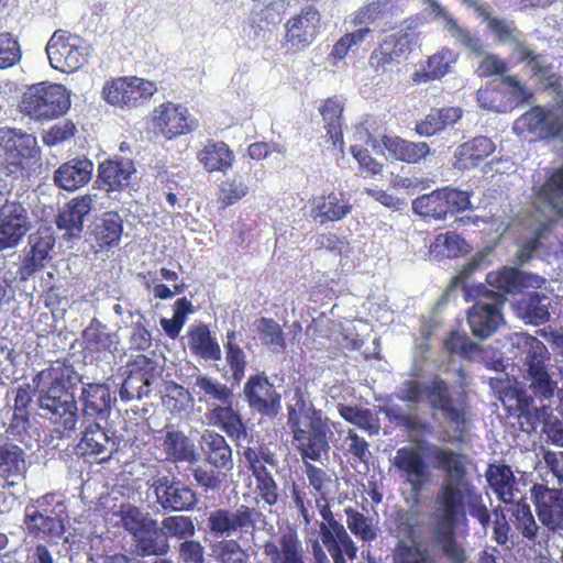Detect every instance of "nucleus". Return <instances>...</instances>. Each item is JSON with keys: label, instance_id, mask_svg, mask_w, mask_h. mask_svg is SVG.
I'll return each mask as SVG.
<instances>
[{"label": "nucleus", "instance_id": "680f3d73", "mask_svg": "<svg viewBox=\"0 0 563 563\" xmlns=\"http://www.w3.org/2000/svg\"><path fill=\"white\" fill-rule=\"evenodd\" d=\"M29 245L30 252L26 255L33 262H36L41 265H45V263L51 258L49 252L55 245V239L52 233L47 230L37 231L29 236Z\"/></svg>", "mask_w": 563, "mask_h": 563}, {"label": "nucleus", "instance_id": "7c9ffc66", "mask_svg": "<svg viewBox=\"0 0 563 563\" xmlns=\"http://www.w3.org/2000/svg\"><path fill=\"white\" fill-rule=\"evenodd\" d=\"M352 208L343 194L330 192L312 199L310 216L324 224L343 219L352 211Z\"/></svg>", "mask_w": 563, "mask_h": 563}, {"label": "nucleus", "instance_id": "c9c22d12", "mask_svg": "<svg viewBox=\"0 0 563 563\" xmlns=\"http://www.w3.org/2000/svg\"><path fill=\"white\" fill-rule=\"evenodd\" d=\"M191 389L200 399L202 397L217 404H229L233 400V387L219 382L207 374H201L198 368L189 376Z\"/></svg>", "mask_w": 563, "mask_h": 563}, {"label": "nucleus", "instance_id": "e2e57ef3", "mask_svg": "<svg viewBox=\"0 0 563 563\" xmlns=\"http://www.w3.org/2000/svg\"><path fill=\"white\" fill-rule=\"evenodd\" d=\"M254 325L264 344L269 345L275 352H279L284 349L285 340L283 331L276 321L273 319L260 318L254 322Z\"/></svg>", "mask_w": 563, "mask_h": 563}, {"label": "nucleus", "instance_id": "ea45409f", "mask_svg": "<svg viewBox=\"0 0 563 563\" xmlns=\"http://www.w3.org/2000/svg\"><path fill=\"white\" fill-rule=\"evenodd\" d=\"M99 179L108 185V190H120L129 186L135 172L131 159H108L99 165Z\"/></svg>", "mask_w": 563, "mask_h": 563}, {"label": "nucleus", "instance_id": "2eb2a0df", "mask_svg": "<svg viewBox=\"0 0 563 563\" xmlns=\"http://www.w3.org/2000/svg\"><path fill=\"white\" fill-rule=\"evenodd\" d=\"M471 202L466 191L453 188H441L420 196L412 201V210L421 217L443 220L448 214L464 211Z\"/></svg>", "mask_w": 563, "mask_h": 563}, {"label": "nucleus", "instance_id": "bb28decb", "mask_svg": "<svg viewBox=\"0 0 563 563\" xmlns=\"http://www.w3.org/2000/svg\"><path fill=\"white\" fill-rule=\"evenodd\" d=\"M93 173V163L87 157H75L62 164L54 173V184L66 191L86 186Z\"/></svg>", "mask_w": 563, "mask_h": 563}, {"label": "nucleus", "instance_id": "c03bdc74", "mask_svg": "<svg viewBox=\"0 0 563 563\" xmlns=\"http://www.w3.org/2000/svg\"><path fill=\"white\" fill-rule=\"evenodd\" d=\"M132 540L135 545V554L140 558L166 556L170 552V543L161 534L157 521Z\"/></svg>", "mask_w": 563, "mask_h": 563}, {"label": "nucleus", "instance_id": "c85d7f7f", "mask_svg": "<svg viewBox=\"0 0 563 563\" xmlns=\"http://www.w3.org/2000/svg\"><path fill=\"white\" fill-rule=\"evenodd\" d=\"M539 520L549 530H563V492L545 488L534 495Z\"/></svg>", "mask_w": 563, "mask_h": 563}, {"label": "nucleus", "instance_id": "393cba45", "mask_svg": "<svg viewBox=\"0 0 563 563\" xmlns=\"http://www.w3.org/2000/svg\"><path fill=\"white\" fill-rule=\"evenodd\" d=\"M319 29V11L312 5H307L286 23L287 41L296 47L307 46L316 40Z\"/></svg>", "mask_w": 563, "mask_h": 563}, {"label": "nucleus", "instance_id": "4be33fe9", "mask_svg": "<svg viewBox=\"0 0 563 563\" xmlns=\"http://www.w3.org/2000/svg\"><path fill=\"white\" fill-rule=\"evenodd\" d=\"M290 430L303 460L319 462L328 456L330 445L327 440L328 426L324 421Z\"/></svg>", "mask_w": 563, "mask_h": 563}, {"label": "nucleus", "instance_id": "6e6d98bb", "mask_svg": "<svg viewBox=\"0 0 563 563\" xmlns=\"http://www.w3.org/2000/svg\"><path fill=\"white\" fill-rule=\"evenodd\" d=\"M212 554L217 563H250L249 553L241 547L238 540H220L212 547Z\"/></svg>", "mask_w": 563, "mask_h": 563}, {"label": "nucleus", "instance_id": "bf43d9fd", "mask_svg": "<svg viewBox=\"0 0 563 563\" xmlns=\"http://www.w3.org/2000/svg\"><path fill=\"white\" fill-rule=\"evenodd\" d=\"M123 232V221L115 212H108L101 219V223L97 225V239L102 245L112 247L117 246L121 240Z\"/></svg>", "mask_w": 563, "mask_h": 563}, {"label": "nucleus", "instance_id": "a878e982", "mask_svg": "<svg viewBox=\"0 0 563 563\" xmlns=\"http://www.w3.org/2000/svg\"><path fill=\"white\" fill-rule=\"evenodd\" d=\"M319 533L322 544L335 563H346L344 554L351 560L356 556L357 547L341 522L319 525Z\"/></svg>", "mask_w": 563, "mask_h": 563}, {"label": "nucleus", "instance_id": "a19ab883", "mask_svg": "<svg viewBox=\"0 0 563 563\" xmlns=\"http://www.w3.org/2000/svg\"><path fill=\"white\" fill-rule=\"evenodd\" d=\"M383 145L388 153L397 161L409 164L419 163L430 153L426 142H410L399 136H384Z\"/></svg>", "mask_w": 563, "mask_h": 563}, {"label": "nucleus", "instance_id": "0eeeda50", "mask_svg": "<svg viewBox=\"0 0 563 563\" xmlns=\"http://www.w3.org/2000/svg\"><path fill=\"white\" fill-rule=\"evenodd\" d=\"M430 452L434 467L443 473V479L438 488L434 506L448 499L456 500L461 489L471 484L466 478L468 459L466 455L450 448L431 445Z\"/></svg>", "mask_w": 563, "mask_h": 563}, {"label": "nucleus", "instance_id": "20e7f679", "mask_svg": "<svg viewBox=\"0 0 563 563\" xmlns=\"http://www.w3.org/2000/svg\"><path fill=\"white\" fill-rule=\"evenodd\" d=\"M511 341L517 350L516 356L520 357L530 380L529 388L541 400L553 397L556 383L548 373L550 352L544 343L525 332L515 333Z\"/></svg>", "mask_w": 563, "mask_h": 563}, {"label": "nucleus", "instance_id": "3c124183", "mask_svg": "<svg viewBox=\"0 0 563 563\" xmlns=\"http://www.w3.org/2000/svg\"><path fill=\"white\" fill-rule=\"evenodd\" d=\"M119 517L123 529L134 539L156 521L148 512L133 505L120 507Z\"/></svg>", "mask_w": 563, "mask_h": 563}, {"label": "nucleus", "instance_id": "13d9d810", "mask_svg": "<svg viewBox=\"0 0 563 563\" xmlns=\"http://www.w3.org/2000/svg\"><path fill=\"white\" fill-rule=\"evenodd\" d=\"M418 33L413 29L407 27L388 35L382 43L384 49H389L399 59L406 53L412 51L418 44Z\"/></svg>", "mask_w": 563, "mask_h": 563}, {"label": "nucleus", "instance_id": "5fc2aeb1", "mask_svg": "<svg viewBox=\"0 0 563 563\" xmlns=\"http://www.w3.org/2000/svg\"><path fill=\"white\" fill-rule=\"evenodd\" d=\"M344 512L346 526L356 538L364 542H372L377 538V528L371 518L351 507H346Z\"/></svg>", "mask_w": 563, "mask_h": 563}, {"label": "nucleus", "instance_id": "412c9836", "mask_svg": "<svg viewBox=\"0 0 563 563\" xmlns=\"http://www.w3.org/2000/svg\"><path fill=\"white\" fill-rule=\"evenodd\" d=\"M155 369L154 361L144 355L137 356L120 388L121 399L130 401L148 397L155 379Z\"/></svg>", "mask_w": 563, "mask_h": 563}, {"label": "nucleus", "instance_id": "603ef678", "mask_svg": "<svg viewBox=\"0 0 563 563\" xmlns=\"http://www.w3.org/2000/svg\"><path fill=\"white\" fill-rule=\"evenodd\" d=\"M339 413L345 421L366 431L371 435L377 434L379 431L377 419L373 411L368 408L340 405Z\"/></svg>", "mask_w": 563, "mask_h": 563}, {"label": "nucleus", "instance_id": "37998d69", "mask_svg": "<svg viewBox=\"0 0 563 563\" xmlns=\"http://www.w3.org/2000/svg\"><path fill=\"white\" fill-rule=\"evenodd\" d=\"M188 345L192 354L205 361H220L222 357L220 345L206 324L190 329Z\"/></svg>", "mask_w": 563, "mask_h": 563}, {"label": "nucleus", "instance_id": "f257e3e1", "mask_svg": "<svg viewBox=\"0 0 563 563\" xmlns=\"http://www.w3.org/2000/svg\"><path fill=\"white\" fill-rule=\"evenodd\" d=\"M485 260L486 254H476L463 266L460 274L452 278L444 295L450 298L454 291L461 288L465 300H475V303L468 309L467 323L472 334L481 341L489 338L504 324L501 307L505 302V296L500 291L516 294L526 288H541L545 283V279L539 275L515 267H504L500 271L489 273L486 278L488 285L498 291L487 289L483 285L472 289L466 284V279L483 266Z\"/></svg>", "mask_w": 563, "mask_h": 563}, {"label": "nucleus", "instance_id": "09e8293b", "mask_svg": "<svg viewBox=\"0 0 563 563\" xmlns=\"http://www.w3.org/2000/svg\"><path fill=\"white\" fill-rule=\"evenodd\" d=\"M159 532L167 542L170 543V540H176L180 543L195 537L196 527L191 517L173 515L161 520Z\"/></svg>", "mask_w": 563, "mask_h": 563}, {"label": "nucleus", "instance_id": "6e6552de", "mask_svg": "<svg viewBox=\"0 0 563 563\" xmlns=\"http://www.w3.org/2000/svg\"><path fill=\"white\" fill-rule=\"evenodd\" d=\"M70 107L69 92L63 85L40 82L22 96L21 108L36 120H51L64 114Z\"/></svg>", "mask_w": 563, "mask_h": 563}, {"label": "nucleus", "instance_id": "423d86ee", "mask_svg": "<svg viewBox=\"0 0 563 563\" xmlns=\"http://www.w3.org/2000/svg\"><path fill=\"white\" fill-rule=\"evenodd\" d=\"M41 416L62 428V437L69 438L77 430L78 408L75 395L62 378H55L40 391Z\"/></svg>", "mask_w": 563, "mask_h": 563}, {"label": "nucleus", "instance_id": "774afa93", "mask_svg": "<svg viewBox=\"0 0 563 563\" xmlns=\"http://www.w3.org/2000/svg\"><path fill=\"white\" fill-rule=\"evenodd\" d=\"M444 347L466 358H473L479 352V343L472 341L466 333L453 331L444 341Z\"/></svg>", "mask_w": 563, "mask_h": 563}, {"label": "nucleus", "instance_id": "9b49d317", "mask_svg": "<svg viewBox=\"0 0 563 563\" xmlns=\"http://www.w3.org/2000/svg\"><path fill=\"white\" fill-rule=\"evenodd\" d=\"M46 54L54 69L69 73L87 63L90 46L79 36L57 30L46 45Z\"/></svg>", "mask_w": 563, "mask_h": 563}, {"label": "nucleus", "instance_id": "e433bc0d", "mask_svg": "<svg viewBox=\"0 0 563 563\" xmlns=\"http://www.w3.org/2000/svg\"><path fill=\"white\" fill-rule=\"evenodd\" d=\"M263 553L269 560L285 556V563H306L302 543L297 533L291 531L280 534L277 542L266 541Z\"/></svg>", "mask_w": 563, "mask_h": 563}, {"label": "nucleus", "instance_id": "ddd939ff", "mask_svg": "<svg viewBox=\"0 0 563 563\" xmlns=\"http://www.w3.org/2000/svg\"><path fill=\"white\" fill-rule=\"evenodd\" d=\"M157 87L155 82L137 77H119L109 80L102 89V98L121 109L135 108L148 100Z\"/></svg>", "mask_w": 563, "mask_h": 563}, {"label": "nucleus", "instance_id": "6ab92c4d", "mask_svg": "<svg viewBox=\"0 0 563 563\" xmlns=\"http://www.w3.org/2000/svg\"><path fill=\"white\" fill-rule=\"evenodd\" d=\"M563 128V118L556 112H545L542 108H533L520 115L515 122L514 132L529 142L558 135Z\"/></svg>", "mask_w": 563, "mask_h": 563}, {"label": "nucleus", "instance_id": "2f4dec72", "mask_svg": "<svg viewBox=\"0 0 563 563\" xmlns=\"http://www.w3.org/2000/svg\"><path fill=\"white\" fill-rule=\"evenodd\" d=\"M82 420L104 419L111 410V394L107 385L88 384L81 391Z\"/></svg>", "mask_w": 563, "mask_h": 563}, {"label": "nucleus", "instance_id": "338daca9", "mask_svg": "<svg viewBox=\"0 0 563 563\" xmlns=\"http://www.w3.org/2000/svg\"><path fill=\"white\" fill-rule=\"evenodd\" d=\"M344 443L347 445L346 453L352 455L354 461L363 466V472H367L369 460L372 459L369 443L353 429H349Z\"/></svg>", "mask_w": 563, "mask_h": 563}, {"label": "nucleus", "instance_id": "f03ea898", "mask_svg": "<svg viewBox=\"0 0 563 563\" xmlns=\"http://www.w3.org/2000/svg\"><path fill=\"white\" fill-rule=\"evenodd\" d=\"M398 399L406 402L389 405L385 408L388 420L408 432L426 434L432 432V424L419 413V406L430 408L433 420L442 418L456 430H462L466 422V406L461 397H454L453 387L440 375L428 379H406L398 390Z\"/></svg>", "mask_w": 563, "mask_h": 563}, {"label": "nucleus", "instance_id": "a18cd8bd", "mask_svg": "<svg viewBox=\"0 0 563 563\" xmlns=\"http://www.w3.org/2000/svg\"><path fill=\"white\" fill-rule=\"evenodd\" d=\"M208 172H227L234 161V154L224 142H209L197 155Z\"/></svg>", "mask_w": 563, "mask_h": 563}, {"label": "nucleus", "instance_id": "4c0bfd02", "mask_svg": "<svg viewBox=\"0 0 563 563\" xmlns=\"http://www.w3.org/2000/svg\"><path fill=\"white\" fill-rule=\"evenodd\" d=\"M317 421H323L321 412L314 408L306 393L300 387H296L291 402L288 405L287 423L289 428L307 427Z\"/></svg>", "mask_w": 563, "mask_h": 563}, {"label": "nucleus", "instance_id": "f8f14e48", "mask_svg": "<svg viewBox=\"0 0 563 563\" xmlns=\"http://www.w3.org/2000/svg\"><path fill=\"white\" fill-rule=\"evenodd\" d=\"M465 506L472 518H475L482 526L484 533H487L492 522V515L482 497L472 484L461 489L459 499H448L434 506L433 518H443L454 525H457L459 518L464 514Z\"/></svg>", "mask_w": 563, "mask_h": 563}, {"label": "nucleus", "instance_id": "39448f33", "mask_svg": "<svg viewBox=\"0 0 563 563\" xmlns=\"http://www.w3.org/2000/svg\"><path fill=\"white\" fill-rule=\"evenodd\" d=\"M38 159L35 136L19 129L0 128V173L20 178Z\"/></svg>", "mask_w": 563, "mask_h": 563}, {"label": "nucleus", "instance_id": "a211bd4d", "mask_svg": "<svg viewBox=\"0 0 563 563\" xmlns=\"http://www.w3.org/2000/svg\"><path fill=\"white\" fill-rule=\"evenodd\" d=\"M393 464L415 495H419L431 479L430 466L417 446L408 445L398 449Z\"/></svg>", "mask_w": 563, "mask_h": 563}, {"label": "nucleus", "instance_id": "49530a36", "mask_svg": "<svg viewBox=\"0 0 563 563\" xmlns=\"http://www.w3.org/2000/svg\"><path fill=\"white\" fill-rule=\"evenodd\" d=\"M24 523L31 533H42L51 538H58L65 531L64 521L58 516H49L37 509H26Z\"/></svg>", "mask_w": 563, "mask_h": 563}, {"label": "nucleus", "instance_id": "f704fd0d", "mask_svg": "<svg viewBox=\"0 0 563 563\" xmlns=\"http://www.w3.org/2000/svg\"><path fill=\"white\" fill-rule=\"evenodd\" d=\"M429 3L431 12L441 18L443 21L444 30L461 45L471 49L476 55H483V44L481 38L476 35H473L468 30L463 29L456 22V20L448 13L440 2L437 0H426Z\"/></svg>", "mask_w": 563, "mask_h": 563}, {"label": "nucleus", "instance_id": "4468645a", "mask_svg": "<svg viewBox=\"0 0 563 563\" xmlns=\"http://www.w3.org/2000/svg\"><path fill=\"white\" fill-rule=\"evenodd\" d=\"M151 488L157 505L166 512L191 511L199 503L196 490L175 476H156L153 478Z\"/></svg>", "mask_w": 563, "mask_h": 563}, {"label": "nucleus", "instance_id": "58836bf2", "mask_svg": "<svg viewBox=\"0 0 563 563\" xmlns=\"http://www.w3.org/2000/svg\"><path fill=\"white\" fill-rule=\"evenodd\" d=\"M462 109L457 107H448L442 109H433L420 122L416 124V132L420 136H431L448 128H453L462 118Z\"/></svg>", "mask_w": 563, "mask_h": 563}, {"label": "nucleus", "instance_id": "052dcab7", "mask_svg": "<svg viewBox=\"0 0 563 563\" xmlns=\"http://www.w3.org/2000/svg\"><path fill=\"white\" fill-rule=\"evenodd\" d=\"M516 401L520 416H526L528 419L533 417L532 423H543L548 428L551 427L552 411L549 406L541 405L540 407L533 406V398L526 391L516 390Z\"/></svg>", "mask_w": 563, "mask_h": 563}, {"label": "nucleus", "instance_id": "4d7b16f0", "mask_svg": "<svg viewBox=\"0 0 563 563\" xmlns=\"http://www.w3.org/2000/svg\"><path fill=\"white\" fill-rule=\"evenodd\" d=\"M24 470L22 450L14 444L0 445V476H20Z\"/></svg>", "mask_w": 563, "mask_h": 563}, {"label": "nucleus", "instance_id": "aec40b11", "mask_svg": "<svg viewBox=\"0 0 563 563\" xmlns=\"http://www.w3.org/2000/svg\"><path fill=\"white\" fill-rule=\"evenodd\" d=\"M434 544L450 563H470L466 549L457 541L456 525L443 518H433ZM477 563H496L495 556L487 551H482Z\"/></svg>", "mask_w": 563, "mask_h": 563}, {"label": "nucleus", "instance_id": "79ce46f5", "mask_svg": "<svg viewBox=\"0 0 563 563\" xmlns=\"http://www.w3.org/2000/svg\"><path fill=\"white\" fill-rule=\"evenodd\" d=\"M162 445L166 459L170 461L194 463L199 460L192 440L181 431H167Z\"/></svg>", "mask_w": 563, "mask_h": 563}, {"label": "nucleus", "instance_id": "1a4fd4ad", "mask_svg": "<svg viewBox=\"0 0 563 563\" xmlns=\"http://www.w3.org/2000/svg\"><path fill=\"white\" fill-rule=\"evenodd\" d=\"M264 515L254 507L240 505L235 509L218 508L207 518V528L211 536L227 540L234 534L251 533L264 522Z\"/></svg>", "mask_w": 563, "mask_h": 563}, {"label": "nucleus", "instance_id": "864d4df0", "mask_svg": "<svg viewBox=\"0 0 563 563\" xmlns=\"http://www.w3.org/2000/svg\"><path fill=\"white\" fill-rule=\"evenodd\" d=\"M321 115L325 122L327 133L335 147L342 148L343 133L341 123L342 107L339 102L328 99L321 108Z\"/></svg>", "mask_w": 563, "mask_h": 563}, {"label": "nucleus", "instance_id": "dca6fc26", "mask_svg": "<svg viewBox=\"0 0 563 563\" xmlns=\"http://www.w3.org/2000/svg\"><path fill=\"white\" fill-rule=\"evenodd\" d=\"M32 224V216L23 202L5 199L0 205V252L18 246Z\"/></svg>", "mask_w": 563, "mask_h": 563}, {"label": "nucleus", "instance_id": "7ed1b4c3", "mask_svg": "<svg viewBox=\"0 0 563 563\" xmlns=\"http://www.w3.org/2000/svg\"><path fill=\"white\" fill-rule=\"evenodd\" d=\"M468 9L487 23V29L503 44L510 47L514 60L525 64V69L532 79H539L547 86L555 82L553 66L547 55L536 53L523 41V34L515 22L493 15L492 7L482 0H461Z\"/></svg>", "mask_w": 563, "mask_h": 563}, {"label": "nucleus", "instance_id": "473e14b6", "mask_svg": "<svg viewBox=\"0 0 563 563\" xmlns=\"http://www.w3.org/2000/svg\"><path fill=\"white\" fill-rule=\"evenodd\" d=\"M224 358L228 366V371L224 368L223 377L227 378L231 387L239 386L245 376L246 368V354L239 344L238 333L234 330H230L225 334V341L223 342Z\"/></svg>", "mask_w": 563, "mask_h": 563}, {"label": "nucleus", "instance_id": "9d476101", "mask_svg": "<svg viewBox=\"0 0 563 563\" xmlns=\"http://www.w3.org/2000/svg\"><path fill=\"white\" fill-rule=\"evenodd\" d=\"M80 439L75 448L77 456L88 462L109 461L119 449L115 432L101 426L97 419L81 420Z\"/></svg>", "mask_w": 563, "mask_h": 563}, {"label": "nucleus", "instance_id": "8fccbe9b", "mask_svg": "<svg viewBox=\"0 0 563 563\" xmlns=\"http://www.w3.org/2000/svg\"><path fill=\"white\" fill-rule=\"evenodd\" d=\"M486 478L499 499L505 504L512 501L515 477L510 466H489Z\"/></svg>", "mask_w": 563, "mask_h": 563}, {"label": "nucleus", "instance_id": "f3484780", "mask_svg": "<svg viewBox=\"0 0 563 563\" xmlns=\"http://www.w3.org/2000/svg\"><path fill=\"white\" fill-rule=\"evenodd\" d=\"M250 409L261 416L274 418L282 409V396L265 373L251 375L243 386Z\"/></svg>", "mask_w": 563, "mask_h": 563}, {"label": "nucleus", "instance_id": "cd10ccee", "mask_svg": "<svg viewBox=\"0 0 563 563\" xmlns=\"http://www.w3.org/2000/svg\"><path fill=\"white\" fill-rule=\"evenodd\" d=\"M199 446L205 461L219 472L233 468L232 449L225 438L213 430H205Z\"/></svg>", "mask_w": 563, "mask_h": 563}, {"label": "nucleus", "instance_id": "0e129e2a", "mask_svg": "<svg viewBox=\"0 0 563 563\" xmlns=\"http://www.w3.org/2000/svg\"><path fill=\"white\" fill-rule=\"evenodd\" d=\"M82 338L90 350H110L113 344V335L107 332L106 325L97 319H92L84 330Z\"/></svg>", "mask_w": 563, "mask_h": 563}, {"label": "nucleus", "instance_id": "72a5a7b5", "mask_svg": "<svg viewBox=\"0 0 563 563\" xmlns=\"http://www.w3.org/2000/svg\"><path fill=\"white\" fill-rule=\"evenodd\" d=\"M550 307L551 298L540 292H530L515 303L517 316L532 325H540L549 321Z\"/></svg>", "mask_w": 563, "mask_h": 563}, {"label": "nucleus", "instance_id": "c756f323", "mask_svg": "<svg viewBox=\"0 0 563 563\" xmlns=\"http://www.w3.org/2000/svg\"><path fill=\"white\" fill-rule=\"evenodd\" d=\"M533 203L544 213L563 216V166L536 190Z\"/></svg>", "mask_w": 563, "mask_h": 563}, {"label": "nucleus", "instance_id": "de8ad7c7", "mask_svg": "<svg viewBox=\"0 0 563 563\" xmlns=\"http://www.w3.org/2000/svg\"><path fill=\"white\" fill-rule=\"evenodd\" d=\"M456 62V54L449 49L442 48L429 57L426 67L421 71H416L413 80L428 82L442 78L450 70L452 64Z\"/></svg>", "mask_w": 563, "mask_h": 563}, {"label": "nucleus", "instance_id": "69168bd1", "mask_svg": "<svg viewBox=\"0 0 563 563\" xmlns=\"http://www.w3.org/2000/svg\"><path fill=\"white\" fill-rule=\"evenodd\" d=\"M510 511L522 537L531 541L536 540L539 526L534 520L530 506L526 501H519L512 505Z\"/></svg>", "mask_w": 563, "mask_h": 563}, {"label": "nucleus", "instance_id": "5701e85b", "mask_svg": "<svg viewBox=\"0 0 563 563\" xmlns=\"http://www.w3.org/2000/svg\"><path fill=\"white\" fill-rule=\"evenodd\" d=\"M153 122L154 128L166 139L185 134L196 128L187 109L172 102L163 103L154 110Z\"/></svg>", "mask_w": 563, "mask_h": 563}, {"label": "nucleus", "instance_id": "b1692460", "mask_svg": "<svg viewBox=\"0 0 563 563\" xmlns=\"http://www.w3.org/2000/svg\"><path fill=\"white\" fill-rule=\"evenodd\" d=\"M97 195H84L73 199L56 218L58 230L67 240L79 239L84 230V218L96 208Z\"/></svg>", "mask_w": 563, "mask_h": 563}]
</instances>
